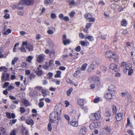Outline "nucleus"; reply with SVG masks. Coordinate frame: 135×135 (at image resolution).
Returning <instances> with one entry per match:
<instances>
[{"instance_id":"obj_19","label":"nucleus","mask_w":135,"mask_h":135,"mask_svg":"<svg viewBox=\"0 0 135 135\" xmlns=\"http://www.w3.org/2000/svg\"><path fill=\"white\" fill-rule=\"evenodd\" d=\"M70 123L71 125L74 127H77L78 126V122L73 120L71 121Z\"/></svg>"},{"instance_id":"obj_44","label":"nucleus","mask_w":135,"mask_h":135,"mask_svg":"<svg viewBox=\"0 0 135 135\" xmlns=\"http://www.w3.org/2000/svg\"><path fill=\"white\" fill-rule=\"evenodd\" d=\"M92 16L90 14H86L85 15V17L86 19H88L90 17H92Z\"/></svg>"},{"instance_id":"obj_58","label":"nucleus","mask_w":135,"mask_h":135,"mask_svg":"<svg viewBox=\"0 0 135 135\" xmlns=\"http://www.w3.org/2000/svg\"><path fill=\"white\" fill-rule=\"evenodd\" d=\"M81 48L79 46L76 47L75 48V50L77 52L81 50Z\"/></svg>"},{"instance_id":"obj_3","label":"nucleus","mask_w":135,"mask_h":135,"mask_svg":"<svg viewBox=\"0 0 135 135\" xmlns=\"http://www.w3.org/2000/svg\"><path fill=\"white\" fill-rule=\"evenodd\" d=\"M105 55L109 58L110 61L112 60L111 59H114L115 60H116L118 57L117 55L114 52L110 51L107 52L105 54Z\"/></svg>"},{"instance_id":"obj_59","label":"nucleus","mask_w":135,"mask_h":135,"mask_svg":"<svg viewBox=\"0 0 135 135\" xmlns=\"http://www.w3.org/2000/svg\"><path fill=\"white\" fill-rule=\"evenodd\" d=\"M10 15L8 13H6L5 14L4 16V18L5 19H8L9 18Z\"/></svg>"},{"instance_id":"obj_27","label":"nucleus","mask_w":135,"mask_h":135,"mask_svg":"<svg viewBox=\"0 0 135 135\" xmlns=\"http://www.w3.org/2000/svg\"><path fill=\"white\" fill-rule=\"evenodd\" d=\"M121 25L124 26H126L127 25V21L125 19H123L121 22Z\"/></svg>"},{"instance_id":"obj_1","label":"nucleus","mask_w":135,"mask_h":135,"mask_svg":"<svg viewBox=\"0 0 135 135\" xmlns=\"http://www.w3.org/2000/svg\"><path fill=\"white\" fill-rule=\"evenodd\" d=\"M61 112V107H59L56 109V111L51 113L49 115L50 119L49 122L50 123H54L56 125L58 124L61 118L59 115V113Z\"/></svg>"},{"instance_id":"obj_57","label":"nucleus","mask_w":135,"mask_h":135,"mask_svg":"<svg viewBox=\"0 0 135 135\" xmlns=\"http://www.w3.org/2000/svg\"><path fill=\"white\" fill-rule=\"evenodd\" d=\"M75 13L74 11H72L71 12L69 13V15L70 17L71 18H72L73 17L74 15H75Z\"/></svg>"},{"instance_id":"obj_51","label":"nucleus","mask_w":135,"mask_h":135,"mask_svg":"<svg viewBox=\"0 0 135 135\" xmlns=\"http://www.w3.org/2000/svg\"><path fill=\"white\" fill-rule=\"evenodd\" d=\"M20 111L21 113H23L25 112V109L23 107H21L20 108Z\"/></svg>"},{"instance_id":"obj_50","label":"nucleus","mask_w":135,"mask_h":135,"mask_svg":"<svg viewBox=\"0 0 135 135\" xmlns=\"http://www.w3.org/2000/svg\"><path fill=\"white\" fill-rule=\"evenodd\" d=\"M126 46L125 47V50H126V48L127 47H128L129 48H130L131 47V46L129 42H127L126 43Z\"/></svg>"},{"instance_id":"obj_28","label":"nucleus","mask_w":135,"mask_h":135,"mask_svg":"<svg viewBox=\"0 0 135 135\" xmlns=\"http://www.w3.org/2000/svg\"><path fill=\"white\" fill-rule=\"evenodd\" d=\"M94 83L95 85L99 86L100 84V80L98 78H96L94 80Z\"/></svg>"},{"instance_id":"obj_36","label":"nucleus","mask_w":135,"mask_h":135,"mask_svg":"<svg viewBox=\"0 0 135 135\" xmlns=\"http://www.w3.org/2000/svg\"><path fill=\"white\" fill-rule=\"evenodd\" d=\"M87 65L88 64L86 63H84L82 65L81 67L82 71H84L86 70V67Z\"/></svg>"},{"instance_id":"obj_14","label":"nucleus","mask_w":135,"mask_h":135,"mask_svg":"<svg viewBox=\"0 0 135 135\" xmlns=\"http://www.w3.org/2000/svg\"><path fill=\"white\" fill-rule=\"evenodd\" d=\"M113 93H107L105 95V96L106 99H111L112 98L113 95Z\"/></svg>"},{"instance_id":"obj_32","label":"nucleus","mask_w":135,"mask_h":135,"mask_svg":"<svg viewBox=\"0 0 135 135\" xmlns=\"http://www.w3.org/2000/svg\"><path fill=\"white\" fill-rule=\"evenodd\" d=\"M61 71H57L56 74L55 75V77L56 78H60V75L61 74Z\"/></svg>"},{"instance_id":"obj_37","label":"nucleus","mask_w":135,"mask_h":135,"mask_svg":"<svg viewBox=\"0 0 135 135\" xmlns=\"http://www.w3.org/2000/svg\"><path fill=\"white\" fill-rule=\"evenodd\" d=\"M118 109L116 107L115 105H114L113 106L112 108L113 112L114 114L116 113Z\"/></svg>"},{"instance_id":"obj_47","label":"nucleus","mask_w":135,"mask_h":135,"mask_svg":"<svg viewBox=\"0 0 135 135\" xmlns=\"http://www.w3.org/2000/svg\"><path fill=\"white\" fill-rule=\"evenodd\" d=\"M91 25V24L90 23H87L86 24V27L87 28V30H86V32L87 33H88V29L90 26Z\"/></svg>"},{"instance_id":"obj_8","label":"nucleus","mask_w":135,"mask_h":135,"mask_svg":"<svg viewBox=\"0 0 135 135\" xmlns=\"http://www.w3.org/2000/svg\"><path fill=\"white\" fill-rule=\"evenodd\" d=\"M62 42L64 45L69 44L70 43V41L69 39H66V35L63 34L62 35Z\"/></svg>"},{"instance_id":"obj_43","label":"nucleus","mask_w":135,"mask_h":135,"mask_svg":"<svg viewBox=\"0 0 135 135\" xmlns=\"http://www.w3.org/2000/svg\"><path fill=\"white\" fill-rule=\"evenodd\" d=\"M50 16L51 18L53 19H55L56 17V14L54 13H52L50 15Z\"/></svg>"},{"instance_id":"obj_13","label":"nucleus","mask_w":135,"mask_h":135,"mask_svg":"<svg viewBox=\"0 0 135 135\" xmlns=\"http://www.w3.org/2000/svg\"><path fill=\"white\" fill-rule=\"evenodd\" d=\"M35 72L37 74L38 76H41L43 74L42 71L39 68H37Z\"/></svg>"},{"instance_id":"obj_7","label":"nucleus","mask_w":135,"mask_h":135,"mask_svg":"<svg viewBox=\"0 0 135 135\" xmlns=\"http://www.w3.org/2000/svg\"><path fill=\"white\" fill-rule=\"evenodd\" d=\"M109 69L112 70L113 73L117 72L119 70L117 65L113 63L109 65Z\"/></svg>"},{"instance_id":"obj_22","label":"nucleus","mask_w":135,"mask_h":135,"mask_svg":"<svg viewBox=\"0 0 135 135\" xmlns=\"http://www.w3.org/2000/svg\"><path fill=\"white\" fill-rule=\"evenodd\" d=\"M33 56L30 55L29 56L27 57L26 59V61L29 63H31L32 60L33 59Z\"/></svg>"},{"instance_id":"obj_35","label":"nucleus","mask_w":135,"mask_h":135,"mask_svg":"<svg viewBox=\"0 0 135 135\" xmlns=\"http://www.w3.org/2000/svg\"><path fill=\"white\" fill-rule=\"evenodd\" d=\"M89 128L91 129H93L95 128V123L94 122L91 123L89 126Z\"/></svg>"},{"instance_id":"obj_5","label":"nucleus","mask_w":135,"mask_h":135,"mask_svg":"<svg viewBox=\"0 0 135 135\" xmlns=\"http://www.w3.org/2000/svg\"><path fill=\"white\" fill-rule=\"evenodd\" d=\"M33 2V0H22L20 1L19 3L21 4L30 5L32 4Z\"/></svg>"},{"instance_id":"obj_23","label":"nucleus","mask_w":135,"mask_h":135,"mask_svg":"<svg viewBox=\"0 0 135 135\" xmlns=\"http://www.w3.org/2000/svg\"><path fill=\"white\" fill-rule=\"evenodd\" d=\"M86 129L85 127H83L81 128L80 130V133L82 134H85L86 133Z\"/></svg>"},{"instance_id":"obj_15","label":"nucleus","mask_w":135,"mask_h":135,"mask_svg":"<svg viewBox=\"0 0 135 135\" xmlns=\"http://www.w3.org/2000/svg\"><path fill=\"white\" fill-rule=\"evenodd\" d=\"M22 135H28V132L26 128L23 127H22Z\"/></svg>"},{"instance_id":"obj_61","label":"nucleus","mask_w":135,"mask_h":135,"mask_svg":"<svg viewBox=\"0 0 135 135\" xmlns=\"http://www.w3.org/2000/svg\"><path fill=\"white\" fill-rule=\"evenodd\" d=\"M50 66L49 65H44L43 66V68L44 69L47 70L49 68Z\"/></svg>"},{"instance_id":"obj_40","label":"nucleus","mask_w":135,"mask_h":135,"mask_svg":"<svg viewBox=\"0 0 135 135\" xmlns=\"http://www.w3.org/2000/svg\"><path fill=\"white\" fill-rule=\"evenodd\" d=\"M55 54V51L54 50H51L50 52L49 55L51 58H52L54 56Z\"/></svg>"},{"instance_id":"obj_29","label":"nucleus","mask_w":135,"mask_h":135,"mask_svg":"<svg viewBox=\"0 0 135 135\" xmlns=\"http://www.w3.org/2000/svg\"><path fill=\"white\" fill-rule=\"evenodd\" d=\"M8 69L5 66H1L0 67V71H4V72H7V71Z\"/></svg>"},{"instance_id":"obj_62","label":"nucleus","mask_w":135,"mask_h":135,"mask_svg":"<svg viewBox=\"0 0 135 135\" xmlns=\"http://www.w3.org/2000/svg\"><path fill=\"white\" fill-rule=\"evenodd\" d=\"M14 88V87L12 85H10L8 87V90L10 91L11 90L13 89Z\"/></svg>"},{"instance_id":"obj_30","label":"nucleus","mask_w":135,"mask_h":135,"mask_svg":"<svg viewBox=\"0 0 135 135\" xmlns=\"http://www.w3.org/2000/svg\"><path fill=\"white\" fill-rule=\"evenodd\" d=\"M43 88L41 86H37L35 87V89L37 91H41L43 89Z\"/></svg>"},{"instance_id":"obj_56","label":"nucleus","mask_w":135,"mask_h":135,"mask_svg":"<svg viewBox=\"0 0 135 135\" xmlns=\"http://www.w3.org/2000/svg\"><path fill=\"white\" fill-rule=\"evenodd\" d=\"M16 131L15 129H13L10 135H16Z\"/></svg>"},{"instance_id":"obj_42","label":"nucleus","mask_w":135,"mask_h":135,"mask_svg":"<svg viewBox=\"0 0 135 135\" xmlns=\"http://www.w3.org/2000/svg\"><path fill=\"white\" fill-rule=\"evenodd\" d=\"M73 90V88H70L67 91V95L69 96Z\"/></svg>"},{"instance_id":"obj_17","label":"nucleus","mask_w":135,"mask_h":135,"mask_svg":"<svg viewBox=\"0 0 135 135\" xmlns=\"http://www.w3.org/2000/svg\"><path fill=\"white\" fill-rule=\"evenodd\" d=\"M26 43L25 42H22V46H21L20 49V51L23 52H25L26 51V50L24 47L25 45H26Z\"/></svg>"},{"instance_id":"obj_26","label":"nucleus","mask_w":135,"mask_h":135,"mask_svg":"<svg viewBox=\"0 0 135 135\" xmlns=\"http://www.w3.org/2000/svg\"><path fill=\"white\" fill-rule=\"evenodd\" d=\"M95 113L91 114L90 116V118L91 120H96V117H95Z\"/></svg>"},{"instance_id":"obj_60","label":"nucleus","mask_w":135,"mask_h":135,"mask_svg":"<svg viewBox=\"0 0 135 135\" xmlns=\"http://www.w3.org/2000/svg\"><path fill=\"white\" fill-rule=\"evenodd\" d=\"M66 81L68 83L72 84L73 83V82L71 80L69 79H66Z\"/></svg>"},{"instance_id":"obj_6","label":"nucleus","mask_w":135,"mask_h":135,"mask_svg":"<svg viewBox=\"0 0 135 135\" xmlns=\"http://www.w3.org/2000/svg\"><path fill=\"white\" fill-rule=\"evenodd\" d=\"M45 58V55L43 54H41L37 56V61L39 63L42 62Z\"/></svg>"},{"instance_id":"obj_49","label":"nucleus","mask_w":135,"mask_h":135,"mask_svg":"<svg viewBox=\"0 0 135 135\" xmlns=\"http://www.w3.org/2000/svg\"><path fill=\"white\" fill-rule=\"evenodd\" d=\"M69 5L71 7H72L75 4V2L74 0H72L69 3Z\"/></svg>"},{"instance_id":"obj_39","label":"nucleus","mask_w":135,"mask_h":135,"mask_svg":"<svg viewBox=\"0 0 135 135\" xmlns=\"http://www.w3.org/2000/svg\"><path fill=\"white\" fill-rule=\"evenodd\" d=\"M11 30L9 29H7L6 31L4 32L3 34L5 35H7L8 34L10 33H11Z\"/></svg>"},{"instance_id":"obj_55","label":"nucleus","mask_w":135,"mask_h":135,"mask_svg":"<svg viewBox=\"0 0 135 135\" xmlns=\"http://www.w3.org/2000/svg\"><path fill=\"white\" fill-rule=\"evenodd\" d=\"M54 62V60L53 59H51L50 60L49 62V65L50 66L52 65V64H53Z\"/></svg>"},{"instance_id":"obj_54","label":"nucleus","mask_w":135,"mask_h":135,"mask_svg":"<svg viewBox=\"0 0 135 135\" xmlns=\"http://www.w3.org/2000/svg\"><path fill=\"white\" fill-rule=\"evenodd\" d=\"M44 105L43 102H40L38 103V105L40 108H42L43 107Z\"/></svg>"},{"instance_id":"obj_38","label":"nucleus","mask_w":135,"mask_h":135,"mask_svg":"<svg viewBox=\"0 0 135 135\" xmlns=\"http://www.w3.org/2000/svg\"><path fill=\"white\" fill-rule=\"evenodd\" d=\"M17 119H12L10 120L9 124L11 126H12L13 124H14L16 122Z\"/></svg>"},{"instance_id":"obj_21","label":"nucleus","mask_w":135,"mask_h":135,"mask_svg":"<svg viewBox=\"0 0 135 135\" xmlns=\"http://www.w3.org/2000/svg\"><path fill=\"white\" fill-rule=\"evenodd\" d=\"M84 100L83 99H79L77 100L78 103L80 106H83L84 104Z\"/></svg>"},{"instance_id":"obj_11","label":"nucleus","mask_w":135,"mask_h":135,"mask_svg":"<svg viewBox=\"0 0 135 135\" xmlns=\"http://www.w3.org/2000/svg\"><path fill=\"white\" fill-rule=\"evenodd\" d=\"M6 115L7 117L9 119H11V118L14 119L16 117L15 114L13 113L10 114L8 112L6 113Z\"/></svg>"},{"instance_id":"obj_46","label":"nucleus","mask_w":135,"mask_h":135,"mask_svg":"<svg viewBox=\"0 0 135 135\" xmlns=\"http://www.w3.org/2000/svg\"><path fill=\"white\" fill-rule=\"evenodd\" d=\"M104 129L109 132H110L111 131L110 128L109 126H105L104 128Z\"/></svg>"},{"instance_id":"obj_52","label":"nucleus","mask_w":135,"mask_h":135,"mask_svg":"<svg viewBox=\"0 0 135 135\" xmlns=\"http://www.w3.org/2000/svg\"><path fill=\"white\" fill-rule=\"evenodd\" d=\"M95 127L99 128L100 126V123L99 122H96L95 123Z\"/></svg>"},{"instance_id":"obj_45","label":"nucleus","mask_w":135,"mask_h":135,"mask_svg":"<svg viewBox=\"0 0 135 135\" xmlns=\"http://www.w3.org/2000/svg\"><path fill=\"white\" fill-rule=\"evenodd\" d=\"M41 93L44 97H45L47 95V94L46 91L45 90L43 89L41 91Z\"/></svg>"},{"instance_id":"obj_64","label":"nucleus","mask_w":135,"mask_h":135,"mask_svg":"<svg viewBox=\"0 0 135 135\" xmlns=\"http://www.w3.org/2000/svg\"><path fill=\"white\" fill-rule=\"evenodd\" d=\"M105 115L107 117H109L111 115L110 112L109 111H107L106 112Z\"/></svg>"},{"instance_id":"obj_16","label":"nucleus","mask_w":135,"mask_h":135,"mask_svg":"<svg viewBox=\"0 0 135 135\" xmlns=\"http://www.w3.org/2000/svg\"><path fill=\"white\" fill-rule=\"evenodd\" d=\"M95 66V65L94 64H91L88 67V68L87 69L89 73L91 72V70L94 69Z\"/></svg>"},{"instance_id":"obj_4","label":"nucleus","mask_w":135,"mask_h":135,"mask_svg":"<svg viewBox=\"0 0 135 135\" xmlns=\"http://www.w3.org/2000/svg\"><path fill=\"white\" fill-rule=\"evenodd\" d=\"M2 75L1 77L2 81H9L10 74L6 72H3L2 73Z\"/></svg>"},{"instance_id":"obj_31","label":"nucleus","mask_w":135,"mask_h":135,"mask_svg":"<svg viewBox=\"0 0 135 135\" xmlns=\"http://www.w3.org/2000/svg\"><path fill=\"white\" fill-rule=\"evenodd\" d=\"M85 40L88 39L89 41H93L94 40L93 37L91 36H86L85 38Z\"/></svg>"},{"instance_id":"obj_10","label":"nucleus","mask_w":135,"mask_h":135,"mask_svg":"<svg viewBox=\"0 0 135 135\" xmlns=\"http://www.w3.org/2000/svg\"><path fill=\"white\" fill-rule=\"evenodd\" d=\"M116 90V87L113 85H110L108 88V90L110 93H113V92L114 93L115 91Z\"/></svg>"},{"instance_id":"obj_33","label":"nucleus","mask_w":135,"mask_h":135,"mask_svg":"<svg viewBox=\"0 0 135 135\" xmlns=\"http://www.w3.org/2000/svg\"><path fill=\"white\" fill-rule=\"evenodd\" d=\"M18 60V58L17 57H15L13 59L12 61V65H14L15 63Z\"/></svg>"},{"instance_id":"obj_53","label":"nucleus","mask_w":135,"mask_h":135,"mask_svg":"<svg viewBox=\"0 0 135 135\" xmlns=\"http://www.w3.org/2000/svg\"><path fill=\"white\" fill-rule=\"evenodd\" d=\"M29 95L31 97H33L35 96V95L33 91H31L29 93Z\"/></svg>"},{"instance_id":"obj_2","label":"nucleus","mask_w":135,"mask_h":135,"mask_svg":"<svg viewBox=\"0 0 135 135\" xmlns=\"http://www.w3.org/2000/svg\"><path fill=\"white\" fill-rule=\"evenodd\" d=\"M121 66L123 68L124 71L126 73L128 71V75H131L133 73V70L132 69V65L131 64L123 62L122 63Z\"/></svg>"},{"instance_id":"obj_12","label":"nucleus","mask_w":135,"mask_h":135,"mask_svg":"<svg viewBox=\"0 0 135 135\" xmlns=\"http://www.w3.org/2000/svg\"><path fill=\"white\" fill-rule=\"evenodd\" d=\"M123 113H119L117 114L115 116V118L118 121H119L122 119Z\"/></svg>"},{"instance_id":"obj_63","label":"nucleus","mask_w":135,"mask_h":135,"mask_svg":"<svg viewBox=\"0 0 135 135\" xmlns=\"http://www.w3.org/2000/svg\"><path fill=\"white\" fill-rule=\"evenodd\" d=\"M127 123L126 125V127H128L129 125H130L131 124V123L130 122V121L129 118H127Z\"/></svg>"},{"instance_id":"obj_48","label":"nucleus","mask_w":135,"mask_h":135,"mask_svg":"<svg viewBox=\"0 0 135 135\" xmlns=\"http://www.w3.org/2000/svg\"><path fill=\"white\" fill-rule=\"evenodd\" d=\"M48 129L49 131H51L52 130V127L51 124L50 123H49L47 126Z\"/></svg>"},{"instance_id":"obj_24","label":"nucleus","mask_w":135,"mask_h":135,"mask_svg":"<svg viewBox=\"0 0 135 135\" xmlns=\"http://www.w3.org/2000/svg\"><path fill=\"white\" fill-rule=\"evenodd\" d=\"M53 0H45L44 3L46 6L50 5L53 2Z\"/></svg>"},{"instance_id":"obj_20","label":"nucleus","mask_w":135,"mask_h":135,"mask_svg":"<svg viewBox=\"0 0 135 135\" xmlns=\"http://www.w3.org/2000/svg\"><path fill=\"white\" fill-rule=\"evenodd\" d=\"M100 114L101 112L99 111H98L95 113V116L96 117V120H98L100 119L101 116Z\"/></svg>"},{"instance_id":"obj_9","label":"nucleus","mask_w":135,"mask_h":135,"mask_svg":"<svg viewBox=\"0 0 135 135\" xmlns=\"http://www.w3.org/2000/svg\"><path fill=\"white\" fill-rule=\"evenodd\" d=\"M25 42L26 43V45H25L26 49L30 51H32L33 47L32 45L31 44L28 43L27 41Z\"/></svg>"},{"instance_id":"obj_18","label":"nucleus","mask_w":135,"mask_h":135,"mask_svg":"<svg viewBox=\"0 0 135 135\" xmlns=\"http://www.w3.org/2000/svg\"><path fill=\"white\" fill-rule=\"evenodd\" d=\"M51 28H53L55 31V28L54 27H48L47 29H48V30L47 31V32L49 34H52L54 33L53 31L50 30Z\"/></svg>"},{"instance_id":"obj_41","label":"nucleus","mask_w":135,"mask_h":135,"mask_svg":"<svg viewBox=\"0 0 135 135\" xmlns=\"http://www.w3.org/2000/svg\"><path fill=\"white\" fill-rule=\"evenodd\" d=\"M100 99V98L99 97L96 98L93 100V102L94 103H97L99 101Z\"/></svg>"},{"instance_id":"obj_25","label":"nucleus","mask_w":135,"mask_h":135,"mask_svg":"<svg viewBox=\"0 0 135 135\" xmlns=\"http://www.w3.org/2000/svg\"><path fill=\"white\" fill-rule=\"evenodd\" d=\"M22 102L25 105L26 107H27L30 105V104L28 100L25 99H23Z\"/></svg>"},{"instance_id":"obj_34","label":"nucleus","mask_w":135,"mask_h":135,"mask_svg":"<svg viewBox=\"0 0 135 135\" xmlns=\"http://www.w3.org/2000/svg\"><path fill=\"white\" fill-rule=\"evenodd\" d=\"M26 122L28 124L31 125L33 124V121L32 120L27 119L26 120Z\"/></svg>"}]
</instances>
